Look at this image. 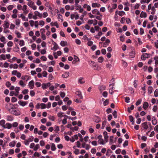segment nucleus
<instances>
[{
	"instance_id": "a878e982",
	"label": "nucleus",
	"mask_w": 158,
	"mask_h": 158,
	"mask_svg": "<svg viewBox=\"0 0 158 158\" xmlns=\"http://www.w3.org/2000/svg\"><path fill=\"white\" fill-rule=\"evenodd\" d=\"M5 120H2L0 121V125L3 127L5 125Z\"/></svg>"
},
{
	"instance_id": "13d9d810",
	"label": "nucleus",
	"mask_w": 158,
	"mask_h": 158,
	"mask_svg": "<svg viewBox=\"0 0 158 158\" xmlns=\"http://www.w3.org/2000/svg\"><path fill=\"white\" fill-rule=\"evenodd\" d=\"M142 101V100L141 99H139L136 103V106H138L140 104L141 102Z\"/></svg>"
},
{
	"instance_id": "de8ad7c7",
	"label": "nucleus",
	"mask_w": 158,
	"mask_h": 158,
	"mask_svg": "<svg viewBox=\"0 0 158 158\" xmlns=\"http://www.w3.org/2000/svg\"><path fill=\"white\" fill-rule=\"evenodd\" d=\"M40 59L41 60L44 61H46L47 60V58L44 56H42L41 57Z\"/></svg>"
},
{
	"instance_id": "9d476101",
	"label": "nucleus",
	"mask_w": 158,
	"mask_h": 158,
	"mask_svg": "<svg viewBox=\"0 0 158 158\" xmlns=\"http://www.w3.org/2000/svg\"><path fill=\"white\" fill-rule=\"evenodd\" d=\"M60 44L61 46L64 47L67 45V43L66 41H61Z\"/></svg>"
},
{
	"instance_id": "09e8293b",
	"label": "nucleus",
	"mask_w": 158,
	"mask_h": 158,
	"mask_svg": "<svg viewBox=\"0 0 158 158\" xmlns=\"http://www.w3.org/2000/svg\"><path fill=\"white\" fill-rule=\"evenodd\" d=\"M128 141L127 140H126L123 144V146L124 147H125L126 146H127L128 145Z\"/></svg>"
},
{
	"instance_id": "4be33fe9",
	"label": "nucleus",
	"mask_w": 158,
	"mask_h": 158,
	"mask_svg": "<svg viewBox=\"0 0 158 158\" xmlns=\"http://www.w3.org/2000/svg\"><path fill=\"white\" fill-rule=\"evenodd\" d=\"M51 150L52 151H54L56 149V147L55 145L53 143H52V146H51Z\"/></svg>"
},
{
	"instance_id": "1a4fd4ad",
	"label": "nucleus",
	"mask_w": 158,
	"mask_h": 158,
	"mask_svg": "<svg viewBox=\"0 0 158 158\" xmlns=\"http://www.w3.org/2000/svg\"><path fill=\"white\" fill-rule=\"evenodd\" d=\"M147 14L143 11H142L140 15V17L141 18H145L147 17Z\"/></svg>"
},
{
	"instance_id": "c9c22d12",
	"label": "nucleus",
	"mask_w": 158,
	"mask_h": 158,
	"mask_svg": "<svg viewBox=\"0 0 158 158\" xmlns=\"http://www.w3.org/2000/svg\"><path fill=\"white\" fill-rule=\"evenodd\" d=\"M125 101L127 103H129L130 102V98L129 97H126L124 98Z\"/></svg>"
},
{
	"instance_id": "aec40b11",
	"label": "nucleus",
	"mask_w": 158,
	"mask_h": 158,
	"mask_svg": "<svg viewBox=\"0 0 158 158\" xmlns=\"http://www.w3.org/2000/svg\"><path fill=\"white\" fill-rule=\"evenodd\" d=\"M69 73H65L64 74H63L62 75V77L64 78H66L69 76Z\"/></svg>"
},
{
	"instance_id": "f3484780",
	"label": "nucleus",
	"mask_w": 158,
	"mask_h": 158,
	"mask_svg": "<svg viewBox=\"0 0 158 158\" xmlns=\"http://www.w3.org/2000/svg\"><path fill=\"white\" fill-rule=\"evenodd\" d=\"M50 25L52 26H55L57 28L59 27V25L56 22H55L54 23L52 22L50 23Z\"/></svg>"
},
{
	"instance_id": "69168bd1",
	"label": "nucleus",
	"mask_w": 158,
	"mask_h": 158,
	"mask_svg": "<svg viewBox=\"0 0 158 158\" xmlns=\"http://www.w3.org/2000/svg\"><path fill=\"white\" fill-rule=\"evenodd\" d=\"M29 22L31 26L33 27L34 23V21L33 20H31L29 21Z\"/></svg>"
},
{
	"instance_id": "4d7b16f0",
	"label": "nucleus",
	"mask_w": 158,
	"mask_h": 158,
	"mask_svg": "<svg viewBox=\"0 0 158 158\" xmlns=\"http://www.w3.org/2000/svg\"><path fill=\"white\" fill-rule=\"evenodd\" d=\"M114 118H117V111L116 110H114V111L112 113Z\"/></svg>"
},
{
	"instance_id": "5701e85b",
	"label": "nucleus",
	"mask_w": 158,
	"mask_h": 158,
	"mask_svg": "<svg viewBox=\"0 0 158 158\" xmlns=\"http://www.w3.org/2000/svg\"><path fill=\"white\" fill-rule=\"evenodd\" d=\"M18 123L17 122H14L13 123V124H10V128L12 127H16L18 126Z\"/></svg>"
},
{
	"instance_id": "4c0bfd02",
	"label": "nucleus",
	"mask_w": 158,
	"mask_h": 158,
	"mask_svg": "<svg viewBox=\"0 0 158 158\" xmlns=\"http://www.w3.org/2000/svg\"><path fill=\"white\" fill-rule=\"evenodd\" d=\"M19 44L21 46H23L24 45V42L23 40H20L19 41Z\"/></svg>"
},
{
	"instance_id": "2eb2a0df",
	"label": "nucleus",
	"mask_w": 158,
	"mask_h": 158,
	"mask_svg": "<svg viewBox=\"0 0 158 158\" xmlns=\"http://www.w3.org/2000/svg\"><path fill=\"white\" fill-rule=\"evenodd\" d=\"M34 13L35 15L36 16H38L40 18L42 17V15L37 11H35L34 12Z\"/></svg>"
},
{
	"instance_id": "e433bc0d",
	"label": "nucleus",
	"mask_w": 158,
	"mask_h": 158,
	"mask_svg": "<svg viewBox=\"0 0 158 158\" xmlns=\"http://www.w3.org/2000/svg\"><path fill=\"white\" fill-rule=\"evenodd\" d=\"M154 95L156 97H157L158 96V89H156L154 92Z\"/></svg>"
},
{
	"instance_id": "a211bd4d",
	"label": "nucleus",
	"mask_w": 158,
	"mask_h": 158,
	"mask_svg": "<svg viewBox=\"0 0 158 158\" xmlns=\"http://www.w3.org/2000/svg\"><path fill=\"white\" fill-rule=\"evenodd\" d=\"M84 78L83 77H80L78 80V82L81 84H82L85 83V81H83Z\"/></svg>"
},
{
	"instance_id": "4468645a",
	"label": "nucleus",
	"mask_w": 158,
	"mask_h": 158,
	"mask_svg": "<svg viewBox=\"0 0 158 158\" xmlns=\"http://www.w3.org/2000/svg\"><path fill=\"white\" fill-rule=\"evenodd\" d=\"M148 102H145L143 104V107L144 109L146 110L148 108Z\"/></svg>"
},
{
	"instance_id": "20e7f679",
	"label": "nucleus",
	"mask_w": 158,
	"mask_h": 158,
	"mask_svg": "<svg viewBox=\"0 0 158 158\" xmlns=\"http://www.w3.org/2000/svg\"><path fill=\"white\" fill-rule=\"evenodd\" d=\"M76 94L77 97H76L79 99H81L82 98V96L81 95V93L79 91H77L76 92Z\"/></svg>"
},
{
	"instance_id": "cd10ccee",
	"label": "nucleus",
	"mask_w": 158,
	"mask_h": 158,
	"mask_svg": "<svg viewBox=\"0 0 158 158\" xmlns=\"http://www.w3.org/2000/svg\"><path fill=\"white\" fill-rule=\"evenodd\" d=\"M78 60V58L77 56H74V60L73 61V63H75L76 62H77Z\"/></svg>"
},
{
	"instance_id": "423d86ee",
	"label": "nucleus",
	"mask_w": 158,
	"mask_h": 158,
	"mask_svg": "<svg viewBox=\"0 0 158 158\" xmlns=\"http://www.w3.org/2000/svg\"><path fill=\"white\" fill-rule=\"evenodd\" d=\"M105 89H106L105 86L103 85H100L98 87V89L101 93L103 90H105Z\"/></svg>"
},
{
	"instance_id": "6e6552de",
	"label": "nucleus",
	"mask_w": 158,
	"mask_h": 158,
	"mask_svg": "<svg viewBox=\"0 0 158 158\" xmlns=\"http://www.w3.org/2000/svg\"><path fill=\"white\" fill-rule=\"evenodd\" d=\"M142 125L144 129H147L148 128V126L147 125V122H144L142 123Z\"/></svg>"
},
{
	"instance_id": "864d4df0",
	"label": "nucleus",
	"mask_w": 158,
	"mask_h": 158,
	"mask_svg": "<svg viewBox=\"0 0 158 158\" xmlns=\"http://www.w3.org/2000/svg\"><path fill=\"white\" fill-rule=\"evenodd\" d=\"M109 153H112V152L111 151V150L110 149H108L107 150V152H106V155L108 156H109L110 155L109 154Z\"/></svg>"
},
{
	"instance_id": "6ab92c4d",
	"label": "nucleus",
	"mask_w": 158,
	"mask_h": 158,
	"mask_svg": "<svg viewBox=\"0 0 158 158\" xmlns=\"http://www.w3.org/2000/svg\"><path fill=\"white\" fill-rule=\"evenodd\" d=\"M4 128H8V129H10V123H7L6 124H5L3 127Z\"/></svg>"
},
{
	"instance_id": "a19ab883",
	"label": "nucleus",
	"mask_w": 158,
	"mask_h": 158,
	"mask_svg": "<svg viewBox=\"0 0 158 158\" xmlns=\"http://www.w3.org/2000/svg\"><path fill=\"white\" fill-rule=\"evenodd\" d=\"M152 10V12H151V14L152 15H154L155 14V12L156 11V9L154 6H152V7L151 9Z\"/></svg>"
},
{
	"instance_id": "f704fd0d",
	"label": "nucleus",
	"mask_w": 158,
	"mask_h": 158,
	"mask_svg": "<svg viewBox=\"0 0 158 158\" xmlns=\"http://www.w3.org/2000/svg\"><path fill=\"white\" fill-rule=\"evenodd\" d=\"M40 148V145L39 144H37L35 147L34 148V151H37L38 148Z\"/></svg>"
},
{
	"instance_id": "393cba45",
	"label": "nucleus",
	"mask_w": 158,
	"mask_h": 158,
	"mask_svg": "<svg viewBox=\"0 0 158 158\" xmlns=\"http://www.w3.org/2000/svg\"><path fill=\"white\" fill-rule=\"evenodd\" d=\"M113 138L114 136H111L110 137V141L109 143L110 144H111L114 143Z\"/></svg>"
},
{
	"instance_id": "f03ea898",
	"label": "nucleus",
	"mask_w": 158,
	"mask_h": 158,
	"mask_svg": "<svg viewBox=\"0 0 158 158\" xmlns=\"http://www.w3.org/2000/svg\"><path fill=\"white\" fill-rule=\"evenodd\" d=\"M93 120L96 123H98L101 121V118L98 116H95L93 117Z\"/></svg>"
},
{
	"instance_id": "5fc2aeb1",
	"label": "nucleus",
	"mask_w": 158,
	"mask_h": 158,
	"mask_svg": "<svg viewBox=\"0 0 158 158\" xmlns=\"http://www.w3.org/2000/svg\"><path fill=\"white\" fill-rule=\"evenodd\" d=\"M28 92V90L27 89H25L24 90L22 91V93L23 94H27Z\"/></svg>"
},
{
	"instance_id": "603ef678",
	"label": "nucleus",
	"mask_w": 158,
	"mask_h": 158,
	"mask_svg": "<svg viewBox=\"0 0 158 158\" xmlns=\"http://www.w3.org/2000/svg\"><path fill=\"white\" fill-rule=\"evenodd\" d=\"M34 4V2L31 1L30 2H29L28 3L27 5L31 7V6H33Z\"/></svg>"
},
{
	"instance_id": "dca6fc26",
	"label": "nucleus",
	"mask_w": 158,
	"mask_h": 158,
	"mask_svg": "<svg viewBox=\"0 0 158 158\" xmlns=\"http://www.w3.org/2000/svg\"><path fill=\"white\" fill-rule=\"evenodd\" d=\"M101 6V5L99 4H98L97 3H93L92 4V6L93 7H100Z\"/></svg>"
},
{
	"instance_id": "3c124183",
	"label": "nucleus",
	"mask_w": 158,
	"mask_h": 158,
	"mask_svg": "<svg viewBox=\"0 0 158 158\" xmlns=\"http://www.w3.org/2000/svg\"><path fill=\"white\" fill-rule=\"evenodd\" d=\"M63 114H64V113L63 112H60L57 114V116L58 117H60L61 118V117H62V115H63Z\"/></svg>"
},
{
	"instance_id": "7ed1b4c3",
	"label": "nucleus",
	"mask_w": 158,
	"mask_h": 158,
	"mask_svg": "<svg viewBox=\"0 0 158 158\" xmlns=\"http://www.w3.org/2000/svg\"><path fill=\"white\" fill-rule=\"evenodd\" d=\"M10 113L15 115H19V111H18L16 110H15L12 108L10 109Z\"/></svg>"
},
{
	"instance_id": "8fccbe9b",
	"label": "nucleus",
	"mask_w": 158,
	"mask_h": 158,
	"mask_svg": "<svg viewBox=\"0 0 158 158\" xmlns=\"http://www.w3.org/2000/svg\"><path fill=\"white\" fill-rule=\"evenodd\" d=\"M88 43H87L88 45L89 46H90L92 45L93 43V42L92 41H89V40H88Z\"/></svg>"
},
{
	"instance_id": "72a5a7b5",
	"label": "nucleus",
	"mask_w": 158,
	"mask_h": 158,
	"mask_svg": "<svg viewBox=\"0 0 158 158\" xmlns=\"http://www.w3.org/2000/svg\"><path fill=\"white\" fill-rule=\"evenodd\" d=\"M118 14L120 16H122L125 14V12L123 11H119Z\"/></svg>"
},
{
	"instance_id": "e2e57ef3",
	"label": "nucleus",
	"mask_w": 158,
	"mask_h": 158,
	"mask_svg": "<svg viewBox=\"0 0 158 158\" xmlns=\"http://www.w3.org/2000/svg\"><path fill=\"white\" fill-rule=\"evenodd\" d=\"M67 118H64L62 120V123L64 125H65L67 123Z\"/></svg>"
},
{
	"instance_id": "6e6d98bb",
	"label": "nucleus",
	"mask_w": 158,
	"mask_h": 158,
	"mask_svg": "<svg viewBox=\"0 0 158 158\" xmlns=\"http://www.w3.org/2000/svg\"><path fill=\"white\" fill-rule=\"evenodd\" d=\"M33 139L34 137L32 136H31L29 137L28 140L29 141V142H31L33 141Z\"/></svg>"
},
{
	"instance_id": "ea45409f",
	"label": "nucleus",
	"mask_w": 158,
	"mask_h": 158,
	"mask_svg": "<svg viewBox=\"0 0 158 158\" xmlns=\"http://www.w3.org/2000/svg\"><path fill=\"white\" fill-rule=\"evenodd\" d=\"M125 36L124 35H121L120 37V40L121 41L123 42L124 41Z\"/></svg>"
},
{
	"instance_id": "473e14b6",
	"label": "nucleus",
	"mask_w": 158,
	"mask_h": 158,
	"mask_svg": "<svg viewBox=\"0 0 158 158\" xmlns=\"http://www.w3.org/2000/svg\"><path fill=\"white\" fill-rule=\"evenodd\" d=\"M109 102V100L108 99H106L105 101L103 102V105L104 106H106L107 105Z\"/></svg>"
},
{
	"instance_id": "0e129e2a",
	"label": "nucleus",
	"mask_w": 158,
	"mask_h": 158,
	"mask_svg": "<svg viewBox=\"0 0 158 158\" xmlns=\"http://www.w3.org/2000/svg\"><path fill=\"white\" fill-rule=\"evenodd\" d=\"M129 120L130 122H133L134 118L132 115H130L129 116Z\"/></svg>"
},
{
	"instance_id": "a18cd8bd",
	"label": "nucleus",
	"mask_w": 158,
	"mask_h": 158,
	"mask_svg": "<svg viewBox=\"0 0 158 158\" xmlns=\"http://www.w3.org/2000/svg\"><path fill=\"white\" fill-rule=\"evenodd\" d=\"M103 134L104 138L108 137V136L107 135V132L106 131H104Z\"/></svg>"
},
{
	"instance_id": "f8f14e48",
	"label": "nucleus",
	"mask_w": 158,
	"mask_h": 158,
	"mask_svg": "<svg viewBox=\"0 0 158 158\" xmlns=\"http://www.w3.org/2000/svg\"><path fill=\"white\" fill-rule=\"evenodd\" d=\"M18 65L16 64H10V68H13L15 69H17L18 68Z\"/></svg>"
},
{
	"instance_id": "2f4dec72",
	"label": "nucleus",
	"mask_w": 158,
	"mask_h": 158,
	"mask_svg": "<svg viewBox=\"0 0 158 158\" xmlns=\"http://www.w3.org/2000/svg\"><path fill=\"white\" fill-rule=\"evenodd\" d=\"M103 60L104 58L102 56L100 57L98 59V62L99 63H102L103 62Z\"/></svg>"
},
{
	"instance_id": "49530a36",
	"label": "nucleus",
	"mask_w": 158,
	"mask_h": 158,
	"mask_svg": "<svg viewBox=\"0 0 158 158\" xmlns=\"http://www.w3.org/2000/svg\"><path fill=\"white\" fill-rule=\"evenodd\" d=\"M16 142L15 141H14L10 143V146L14 147L16 143Z\"/></svg>"
},
{
	"instance_id": "680f3d73",
	"label": "nucleus",
	"mask_w": 158,
	"mask_h": 158,
	"mask_svg": "<svg viewBox=\"0 0 158 158\" xmlns=\"http://www.w3.org/2000/svg\"><path fill=\"white\" fill-rule=\"evenodd\" d=\"M19 83L20 85L22 86L23 87L25 85V84H24L22 80L20 81Z\"/></svg>"
},
{
	"instance_id": "7c9ffc66",
	"label": "nucleus",
	"mask_w": 158,
	"mask_h": 158,
	"mask_svg": "<svg viewBox=\"0 0 158 158\" xmlns=\"http://www.w3.org/2000/svg\"><path fill=\"white\" fill-rule=\"evenodd\" d=\"M6 59V56L4 54H2L0 56V60H5Z\"/></svg>"
},
{
	"instance_id": "bb28decb",
	"label": "nucleus",
	"mask_w": 158,
	"mask_h": 158,
	"mask_svg": "<svg viewBox=\"0 0 158 158\" xmlns=\"http://www.w3.org/2000/svg\"><path fill=\"white\" fill-rule=\"evenodd\" d=\"M58 19H59V20L60 21L61 20V22L63 20L62 15L60 14H58Z\"/></svg>"
},
{
	"instance_id": "338daca9",
	"label": "nucleus",
	"mask_w": 158,
	"mask_h": 158,
	"mask_svg": "<svg viewBox=\"0 0 158 158\" xmlns=\"http://www.w3.org/2000/svg\"><path fill=\"white\" fill-rule=\"evenodd\" d=\"M40 128L43 131H45L46 130V127L43 125H42L40 127Z\"/></svg>"
},
{
	"instance_id": "0eeeda50",
	"label": "nucleus",
	"mask_w": 158,
	"mask_h": 158,
	"mask_svg": "<svg viewBox=\"0 0 158 158\" xmlns=\"http://www.w3.org/2000/svg\"><path fill=\"white\" fill-rule=\"evenodd\" d=\"M18 103L20 105L23 106L26 105L27 104V103L26 102L23 101H19L18 102Z\"/></svg>"
},
{
	"instance_id": "39448f33",
	"label": "nucleus",
	"mask_w": 158,
	"mask_h": 158,
	"mask_svg": "<svg viewBox=\"0 0 158 158\" xmlns=\"http://www.w3.org/2000/svg\"><path fill=\"white\" fill-rule=\"evenodd\" d=\"M28 85L31 89H32L34 87V82L33 80H31L29 82Z\"/></svg>"
},
{
	"instance_id": "412c9836",
	"label": "nucleus",
	"mask_w": 158,
	"mask_h": 158,
	"mask_svg": "<svg viewBox=\"0 0 158 158\" xmlns=\"http://www.w3.org/2000/svg\"><path fill=\"white\" fill-rule=\"evenodd\" d=\"M134 106L133 105H132L130 107H128L127 108V111L129 113L131 112V110H132L134 109Z\"/></svg>"
},
{
	"instance_id": "c756f323",
	"label": "nucleus",
	"mask_w": 158,
	"mask_h": 158,
	"mask_svg": "<svg viewBox=\"0 0 158 158\" xmlns=\"http://www.w3.org/2000/svg\"><path fill=\"white\" fill-rule=\"evenodd\" d=\"M106 123V120L103 121L102 123V129H104Z\"/></svg>"
},
{
	"instance_id": "b1692460",
	"label": "nucleus",
	"mask_w": 158,
	"mask_h": 158,
	"mask_svg": "<svg viewBox=\"0 0 158 158\" xmlns=\"http://www.w3.org/2000/svg\"><path fill=\"white\" fill-rule=\"evenodd\" d=\"M153 88L152 86H149L148 89V91L150 94H151L152 92Z\"/></svg>"
},
{
	"instance_id": "f257e3e1",
	"label": "nucleus",
	"mask_w": 158,
	"mask_h": 158,
	"mask_svg": "<svg viewBox=\"0 0 158 158\" xmlns=\"http://www.w3.org/2000/svg\"><path fill=\"white\" fill-rule=\"evenodd\" d=\"M150 55V54L149 53H143L141 56V59L144 60H145L146 58H148L149 57Z\"/></svg>"
},
{
	"instance_id": "774afa93",
	"label": "nucleus",
	"mask_w": 158,
	"mask_h": 158,
	"mask_svg": "<svg viewBox=\"0 0 158 158\" xmlns=\"http://www.w3.org/2000/svg\"><path fill=\"white\" fill-rule=\"evenodd\" d=\"M94 27L95 30L97 31H99L101 30V28L98 26H95Z\"/></svg>"
},
{
	"instance_id": "37998d69",
	"label": "nucleus",
	"mask_w": 158,
	"mask_h": 158,
	"mask_svg": "<svg viewBox=\"0 0 158 158\" xmlns=\"http://www.w3.org/2000/svg\"><path fill=\"white\" fill-rule=\"evenodd\" d=\"M102 95L104 97L106 98L107 96L108 93L106 91H104Z\"/></svg>"
},
{
	"instance_id": "ddd939ff",
	"label": "nucleus",
	"mask_w": 158,
	"mask_h": 158,
	"mask_svg": "<svg viewBox=\"0 0 158 158\" xmlns=\"http://www.w3.org/2000/svg\"><path fill=\"white\" fill-rule=\"evenodd\" d=\"M9 23L5 21L3 24V27L5 28H8L9 27Z\"/></svg>"
},
{
	"instance_id": "bf43d9fd",
	"label": "nucleus",
	"mask_w": 158,
	"mask_h": 158,
	"mask_svg": "<svg viewBox=\"0 0 158 158\" xmlns=\"http://www.w3.org/2000/svg\"><path fill=\"white\" fill-rule=\"evenodd\" d=\"M96 150L94 148H92L91 150V152L94 154L96 153Z\"/></svg>"
},
{
	"instance_id": "9b49d317",
	"label": "nucleus",
	"mask_w": 158,
	"mask_h": 158,
	"mask_svg": "<svg viewBox=\"0 0 158 158\" xmlns=\"http://www.w3.org/2000/svg\"><path fill=\"white\" fill-rule=\"evenodd\" d=\"M52 42L53 43V44H54V48H55L54 51H56L57 49L59 48V47L56 42L54 41H53Z\"/></svg>"
},
{
	"instance_id": "c03bdc74",
	"label": "nucleus",
	"mask_w": 158,
	"mask_h": 158,
	"mask_svg": "<svg viewBox=\"0 0 158 158\" xmlns=\"http://www.w3.org/2000/svg\"><path fill=\"white\" fill-rule=\"evenodd\" d=\"M40 106H41V108L42 109H45L46 108V105L44 103H41L40 104Z\"/></svg>"
},
{
	"instance_id": "79ce46f5",
	"label": "nucleus",
	"mask_w": 158,
	"mask_h": 158,
	"mask_svg": "<svg viewBox=\"0 0 158 158\" xmlns=\"http://www.w3.org/2000/svg\"><path fill=\"white\" fill-rule=\"evenodd\" d=\"M135 55V52L134 51H132L130 53V56H131L132 58H133L134 57V56Z\"/></svg>"
},
{
	"instance_id": "c85d7f7f",
	"label": "nucleus",
	"mask_w": 158,
	"mask_h": 158,
	"mask_svg": "<svg viewBox=\"0 0 158 158\" xmlns=\"http://www.w3.org/2000/svg\"><path fill=\"white\" fill-rule=\"evenodd\" d=\"M83 14L81 15L80 16V19L81 20H82L84 15H85L87 14V12L86 11H84L83 13Z\"/></svg>"
},
{
	"instance_id": "58836bf2",
	"label": "nucleus",
	"mask_w": 158,
	"mask_h": 158,
	"mask_svg": "<svg viewBox=\"0 0 158 158\" xmlns=\"http://www.w3.org/2000/svg\"><path fill=\"white\" fill-rule=\"evenodd\" d=\"M154 59L155 60V64H158V57L155 56L154 58Z\"/></svg>"
},
{
	"instance_id": "052dcab7",
	"label": "nucleus",
	"mask_w": 158,
	"mask_h": 158,
	"mask_svg": "<svg viewBox=\"0 0 158 158\" xmlns=\"http://www.w3.org/2000/svg\"><path fill=\"white\" fill-rule=\"evenodd\" d=\"M30 95L32 97L34 96L35 95V93L34 91L31 90L30 91Z\"/></svg>"
}]
</instances>
